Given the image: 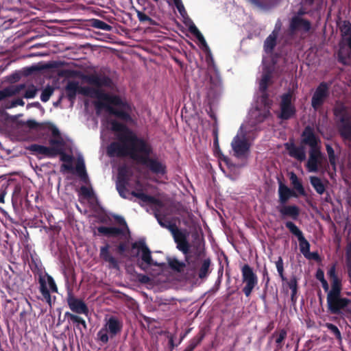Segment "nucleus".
I'll use <instances>...</instances> for the list:
<instances>
[{
	"mask_svg": "<svg viewBox=\"0 0 351 351\" xmlns=\"http://www.w3.org/2000/svg\"><path fill=\"white\" fill-rule=\"evenodd\" d=\"M193 74L199 75V82L202 83V91L205 94V102L208 106V116L215 122L217 117L213 108L218 102L222 92V82L217 67H194Z\"/></svg>",
	"mask_w": 351,
	"mask_h": 351,
	"instance_id": "obj_1",
	"label": "nucleus"
},
{
	"mask_svg": "<svg viewBox=\"0 0 351 351\" xmlns=\"http://www.w3.org/2000/svg\"><path fill=\"white\" fill-rule=\"evenodd\" d=\"M274 67H263L261 77L258 81V93L256 99V104L250 112L252 121H249L256 128L255 124L263 122L270 114V108L272 101L267 93L268 85L271 82Z\"/></svg>",
	"mask_w": 351,
	"mask_h": 351,
	"instance_id": "obj_2",
	"label": "nucleus"
},
{
	"mask_svg": "<svg viewBox=\"0 0 351 351\" xmlns=\"http://www.w3.org/2000/svg\"><path fill=\"white\" fill-rule=\"evenodd\" d=\"M256 136L257 128L254 125L250 122L242 123L230 143L232 155L238 159L246 158Z\"/></svg>",
	"mask_w": 351,
	"mask_h": 351,
	"instance_id": "obj_3",
	"label": "nucleus"
},
{
	"mask_svg": "<svg viewBox=\"0 0 351 351\" xmlns=\"http://www.w3.org/2000/svg\"><path fill=\"white\" fill-rule=\"evenodd\" d=\"M138 152L149 153V148L146 145V140L138 137V141H118L111 143L107 147V154L110 157L130 156L136 160Z\"/></svg>",
	"mask_w": 351,
	"mask_h": 351,
	"instance_id": "obj_4",
	"label": "nucleus"
},
{
	"mask_svg": "<svg viewBox=\"0 0 351 351\" xmlns=\"http://www.w3.org/2000/svg\"><path fill=\"white\" fill-rule=\"evenodd\" d=\"M335 127L339 136L346 143H351V111L342 102H337L333 108Z\"/></svg>",
	"mask_w": 351,
	"mask_h": 351,
	"instance_id": "obj_5",
	"label": "nucleus"
},
{
	"mask_svg": "<svg viewBox=\"0 0 351 351\" xmlns=\"http://www.w3.org/2000/svg\"><path fill=\"white\" fill-rule=\"evenodd\" d=\"M57 149L59 150V153L57 154V156L60 155V160L63 162L60 166L61 172H72L77 176L82 182L86 184H89L90 180L86 171L83 156L82 154L77 156V163L74 167L72 165L74 157L71 154L65 153L64 149L61 148Z\"/></svg>",
	"mask_w": 351,
	"mask_h": 351,
	"instance_id": "obj_6",
	"label": "nucleus"
},
{
	"mask_svg": "<svg viewBox=\"0 0 351 351\" xmlns=\"http://www.w3.org/2000/svg\"><path fill=\"white\" fill-rule=\"evenodd\" d=\"M182 19V22L188 28L189 32L196 38V43L202 51V59L206 66H216L211 50L203 34L189 16Z\"/></svg>",
	"mask_w": 351,
	"mask_h": 351,
	"instance_id": "obj_7",
	"label": "nucleus"
},
{
	"mask_svg": "<svg viewBox=\"0 0 351 351\" xmlns=\"http://www.w3.org/2000/svg\"><path fill=\"white\" fill-rule=\"evenodd\" d=\"M146 145L149 148V153L138 152L135 160L146 167L152 173L157 176H164L167 173V166L165 163L156 158H151L153 154L152 145L146 141Z\"/></svg>",
	"mask_w": 351,
	"mask_h": 351,
	"instance_id": "obj_8",
	"label": "nucleus"
},
{
	"mask_svg": "<svg viewBox=\"0 0 351 351\" xmlns=\"http://www.w3.org/2000/svg\"><path fill=\"white\" fill-rule=\"evenodd\" d=\"M78 93L99 100H104L112 103L114 105H123L129 108L128 104L122 101L121 98L118 95H112L105 93L99 88H95L88 86H80L79 85Z\"/></svg>",
	"mask_w": 351,
	"mask_h": 351,
	"instance_id": "obj_9",
	"label": "nucleus"
},
{
	"mask_svg": "<svg viewBox=\"0 0 351 351\" xmlns=\"http://www.w3.org/2000/svg\"><path fill=\"white\" fill-rule=\"evenodd\" d=\"M39 291L42 294V300H45L49 306H51V292L57 293L58 287L54 279L47 272H40L38 274Z\"/></svg>",
	"mask_w": 351,
	"mask_h": 351,
	"instance_id": "obj_10",
	"label": "nucleus"
},
{
	"mask_svg": "<svg viewBox=\"0 0 351 351\" xmlns=\"http://www.w3.org/2000/svg\"><path fill=\"white\" fill-rule=\"evenodd\" d=\"M328 312L341 318H351V299L341 296L327 304Z\"/></svg>",
	"mask_w": 351,
	"mask_h": 351,
	"instance_id": "obj_11",
	"label": "nucleus"
},
{
	"mask_svg": "<svg viewBox=\"0 0 351 351\" xmlns=\"http://www.w3.org/2000/svg\"><path fill=\"white\" fill-rule=\"evenodd\" d=\"M241 275L243 282L245 284L243 291L246 297H249L258 284V277L253 269L247 264H245L242 267Z\"/></svg>",
	"mask_w": 351,
	"mask_h": 351,
	"instance_id": "obj_12",
	"label": "nucleus"
},
{
	"mask_svg": "<svg viewBox=\"0 0 351 351\" xmlns=\"http://www.w3.org/2000/svg\"><path fill=\"white\" fill-rule=\"evenodd\" d=\"M132 249L137 250L136 254L135 255L136 256H139L140 253H141V261L143 263H145L147 266L158 265L157 262H154L153 261L152 257V252L147 245L145 238H141L138 241L134 242L132 244Z\"/></svg>",
	"mask_w": 351,
	"mask_h": 351,
	"instance_id": "obj_13",
	"label": "nucleus"
},
{
	"mask_svg": "<svg viewBox=\"0 0 351 351\" xmlns=\"http://www.w3.org/2000/svg\"><path fill=\"white\" fill-rule=\"evenodd\" d=\"M280 112L278 114V117L282 120H288L296 113L295 107L291 103L292 95L290 93H285L280 96Z\"/></svg>",
	"mask_w": 351,
	"mask_h": 351,
	"instance_id": "obj_14",
	"label": "nucleus"
},
{
	"mask_svg": "<svg viewBox=\"0 0 351 351\" xmlns=\"http://www.w3.org/2000/svg\"><path fill=\"white\" fill-rule=\"evenodd\" d=\"M111 130L117 132L118 141H131L132 143L138 141V136L132 130L117 121L111 122Z\"/></svg>",
	"mask_w": 351,
	"mask_h": 351,
	"instance_id": "obj_15",
	"label": "nucleus"
},
{
	"mask_svg": "<svg viewBox=\"0 0 351 351\" xmlns=\"http://www.w3.org/2000/svg\"><path fill=\"white\" fill-rule=\"evenodd\" d=\"M329 88L330 84L325 82H321L316 88L311 98V106L314 110H317L324 104L330 95Z\"/></svg>",
	"mask_w": 351,
	"mask_h": 351,
	"instance_id": "obj_16",
	"label": "nucleus"
},
{
	"mask_svg": "<svg viewBox=\"0 0 351 351\" xmlns=\"http://www.w3.org/2000/svg\"><path fill=\"white\" fill-rule=\"evenodd\" d=\"M66 302L72 312L86 316L88 315L89 310L87 304L82 300L74 296L71 291L67 293Z\"/></svg>",
	"mask_w": 351,
	"mask_h": 351,
	"instance_id": "obj_17",
	"label": "nucleus"
},
{
	"mask_svg": "<svg viewBox=\"0 0 351 351\" xmlns=\"http://www.w3.org/2000/svg\"><path fill=\"white\" fill-rule=\"evenodd\" d=\"M323 157L321 147L309 149L308 159L306 164L308 171L313 173L317 172L319 167L322 165Z\"/></svg>",
	"mask_w": 351,
	"mask_h": 351,
	"instance_id": "obj_18",
	"label": "nucleus"
},
{
	"mask_svg": "<svg viewBox=\"0 0 351 351\" xmlns=\"http://www.w3.org/2000/svg\"><path fill=\"white\" fill-rule=\"evenodd\" d=\"M301 143L308 145L309 149H315L320 147L321 140L315 133L314 129L310 125H307L302 132Z\"/></svg>",
	"mask_w": 351,
	"mask_h": 351,
	"instance_id": "obj_19",
	"label": "nucleus"
},
{
	"mask_svg": "<svg viewBox=\"0 0 351 351\" xmlns=\"http://www.w3.org/2000/svg\"><path fill=\"white\" fill-rule=\"evenodd\" d=\"M289 36L292 37L296 32L307 33L312 28L310 21L304 18L291 17L289 22Z\"/></svg>",
	"mask_w": 351,
	"mask_h": 351,
	"instance_id": "obj_20",
	"label": "nucleus"
},
{
	"mask_svg": "<svg viewBox=\"0 0 351 351\" xmlns=\"http://www.w3.org/2000/svg\"><path fill=\"white\" fill-rule=\"evenodd\" d=\"M82 78L88 84L98 88L106 87L110 89H113L114 88L112 80L108 76L90 74L84 75Z\"/></svg>",
	"mask_w": 351,
	"mask_h": 351,
	"instance_id": "obj_21",
	"label": "nucleus"
},
{
	"mask_svg": "<svg viewBox=\"0 0 351 351\" xmlns=\"http://www.w3.org/2000/svg\"><path fill=\"white\" fill-rule=\"evenodd\" d=\"M278 36H274V34H270L265 40L263 43V50L265 53L271 58L273 65L278 61L280 53H275L274 50L277 45V38Z\"/></svg>",
	"mask_w": 351,
	"mask_h": 351,
	"instance_id": "obj_22",
	"label": "nucleus"
},
{
	"mask_svg": "<svg viewBox=\"0 0 351 351\" xmlns=\"http://www.w3.org/2000/svg\"><path fill=\"white\" fill-rule=\"evenodd\" d=\"M289 156L302 162L306 159V148L303 144L296 145L294 143H287L285 144Z\"/></svg>",
	"mask_w": 351,
	"mask_h": 351,
	"instance_id": "obj_23",
	"label": "nucleus"
},
{
	"mask_svg": "<svg viewBox=\"0 0 351 351\" xmlns=\"http://www.w3.org/2000/svg\"><path fill=\"white\" fill-rule=\"evenodd\" d=\"M99 233L108 237H119L120 239H127L130 237L124 229L117 227L99 226L97 227Z\"/></svg>",
	"mask_w": 351,
	"mask_h": 351,
	"instance_id": "obj_24",
	"label": "nucleus"
},
{
	"mask_svg": "<svg viewBox=\"0 0 351 351\" xmlns=\"http://www.w3.org/2000/svg\"><path fill=\"white\" fill-rule=\"evenodd\" d=\"M278 202L280 205L284 206L291 197H298L297 193L288 187L282 181L278 180Z\"/></svg>",
	"mask_w": 351,
	"mask_h": 351,
	"instance_id": "obj_25",
	"label": "nucleus"
},
{
	"mask_svg": "<svg viewBox=\"0 0 351 351\" xmlns=\"http://www.w3.org/2000/svg\"><path fill=\"white\" fill-rule=\"evenodd\" d=\"M252 6L263 12H268L276 8L280 0H246Z\"/></svg>",
	"mask_w": 351,
	"mask_h": 351,
	"instance_id": "obj_26",
	"label": "nucleus"
},
{
	"mask_svg": "<svg viewBox=\"0 0 351 351\" xmlns=\"http://www.w3.org/2000/svg\"><path fill=\"white\" fill-rule=\"evenodd\" d=\"M105 328L108 331L111 338L119 334L123 329V324L121 319L111 316L105 324Z\"/></svg>",
	"mask_w": 351,
	"mask_h": 351,
	"instance_id": "obj_27",
	"label": "nucleus"
},
{
	"mask_svg": "<svg viewBox=\"0 0 351 351\" xmlns=\"http://www.w3.org/2000/svg\"><path fill=\"white\" fill-rule=\"evenodd\" d=\"M342 284L341 280L337 277L331 279V288L327 294V304L331 303L333 300L342 296L341 295Z\"/></svg>",
	"mask_w": 351,
	"mask_h": 351,
	"instance_id": "obj_28",
	"label": "nucleus"
},
{
	"mask_svg": "<svg viewBox=\"0 0 351 351\" xmlns=\"http://www.w3.org/2000/svg\"><path fill=\"white\" fill-rule=\"evenodd\" d=\"M27 149L32 153L44 155L48 158H54L57 156V154L59 153L58 149L49 148V147L39 144H32L29 145Z\"/></svg>",
	"mask_w": 351,
	"mask_h": 351,
	"instance_id": "obj_29",
	"label": "nucleus"
},
{
	"mask_svg": "<svg viewBox=\"0 0 351 351\" xmlns=\"http://www.w3.org/2000/svg\"><path fill=\"white\" fill-rule=\"evenodd\" d=\"M109 248L108 244L101 246L99 250V256L104 261L109 264V268L119 269V261L110 254Z\"/></svg>",
	"mask_w": 351,
	"mask_h": 351,
	"instance_id": "obj_30",
	"label": "nucleus"
},
{
	"mask_svg": "<svg viewBox=\"0 0 351 351\" xmlns=\"http://www.w3.org/2000/svg\"><path fill=\"white\" fill-rule=\"evenodd\" d=\"M128 183V180L124 170L121 169L119 171L118 178L116 182V188L118 191L121 197L127 198V195L129 194V191L126 189V185Z\"/></svg>",
	"mask_w": 351,
	"mask_h": 351,
	"instance_id": "obj_31",
	"label": "nucleus"
},
{
	"mask_svg": "<svg viewBox=\"0 0 351 351\" xmlns=\"http://www.w3.org/2000/svg\"><path fill=\"white\" fill-rule=\"evenodd\" d=\"M277 209L282 217H289L293 220H296L300 215V209L295 205H280Z\"/></svg>",
	"mask_w": 351,
	"mask_h": 351,
	"instance_id": "obj_32",
	"label": "nucleus"
},
{
	"mask_svg": "<svg viewBox=\"0 0 351 351\" xmlns=\"http://www.w3.org/2000/svg\"><path fill=\"white\" fill-rule=\"evenodd\" d=\"M342 41L348 46L350 51L344 54V49L341 48L338 52V61L343 66H351V35L346 37Z\"/></svg>",
	"mask_w": 351,
	"mask_h": 351,
	"instance_id": "obj_33",
	"label": "nucleus"
},
{
	"mask_svg": "<svg viewBox=\"0 0 351 351\" xmlns=\"http://www.w3.org/2000/svg\"><path fill=\"white\" fill-rule=\"evenodd\" d=\"M80 58H72V60L68 62L62 61L39 62L34 63L31 66H86L85 62H79Z\"/></svg>",
	"mask_w": 351,
	"mask_h": 351,
	"instance_id": "obj_34",
	"label": "nucleus"
},
{
	"mask_svg": "<svg viewBox=\"0 0 351 351\" xmlns=\"http://www.w3.org/2000/svg\"><path fill=\"white\" fill-rule=\"evenodd\" d=\"M122 101L123 102V100ZM124 103L128 104L129 108H125L123 105H116L117 106L121 107L122 109H116L112 107L110 114L114 115L123 121H132V117L130 112L132 111V106L127 102L124 101Z\"/></svg>",
	"mask_w": 351,
	"mask_h": 351,
	"instance_id": "obj_35",
	"label": "nucleus"
},
{
	"mask_svg": "<svg viewBox=\"0 0 351 351\" xmlns=\"http://www.w3.org/2000/svg\"><path fill=\"white\" fill-rule=\"evenodd\" d=\"M51 135L52 138L49 139V144L51 145L49 148H61L64 149L65 142L62 138L60 130L57 127H52Z\"/></svg>",
	"mask_w": 351,
	"mask_h": 351,
	"instance_id": "obj_36",
	"label": "nucleus"
},
{
	"mask_svg": "<svg viewBox=\"0 0 351 351\" xmlns=\"http://www.w3.org/2000/svg\"><path fill=\"white\" fill-rule=\"evenodd\" d=\"M79 91V82L75 80H69L66 86L65 92L69 101L73 104Z\"/></svg>",
	"mask_w": 351,
	"mask_h": 351,
	"instance_id": "obj_37",
	"label": "nucleus"
},
{
	"mask_svg": "<svg viewBox=\"0 0 351 351\" xmlns=\"http://www.w3.org/2000/svg\"><path fill=\"white\" fill-rule=\"evenodd\" d=\"M131 195L135 197L138 198L144 203L155 204L158 206L161 207L162 206V202L154 197V196L149 195L142 191H132Z\"/></svg>",
	"mask_w": 351,
	"mask_h": 351,
	"instance_id": "obj_38",
	"label": "nucleus"
},
{
	"mask_svg": "<svg viewBox=\"0 0 351 351\" xmlns=\"http://www.w3.org/2000/svg\"><path fill=\"white\" fill-rule=\"evenodd\" d=\"M289 179H290L291 185L293 188V190L298 192V194L302 196H306V193L305 189L302 185V183L294 172H291L290 173Z\"/></svg>",
	"mask_w": 351,
	"mask_h": 351,
	"instance_id": "obj_39",
	"label": "nucleus"
},
{
	"mask_svg": "<svg viewBox=\"0 0 351 351\" xmlns=\"http://www.w3.org/2000/svg\"><path fill=\"white\" fill-rule=\"evenodd\" d=\"M64 317L67 318L70 322L75 324L77 329L80 330L81 333H82V331L81 328L80 327V325L82 326L84 329L86 330L87 328V325L85 320L82 317L75 314H73L69 311H66L64 313Z\"/></svg>",
	"mask_w": 351,
	"mask_h": 351,
	"instance_id": "obj_40",
	"label": "nucleus"
},
{
	"mask_svg": "<svg viewBox=\"0 0 351 351\" xmlns=\"http://www.w3.org/2000/svg\"><path fill=\"white\" fill-rule=\"evenodd\" d=\"M309 180L311 184L319 195H323L325 193L326 186L321 178L317 176H311Z\"/></svg>",
	"mask_w": 351,
	"mask_h": 351,
	"instance_id": "obj_41",
	"label": "nucleus"
},
{
	"mask_svg": "<svg viewBox=\"0 0 351 351\" xmlns=\"http://www.w3.org/2000/svg\"><path fill=\"white\" fill-rule=\"evenodd\" d=\"M326 150L328 156L329 162L332 169L335 171L339 157L335 154L332 147L328 143L326 144Z\"/></svg>",
	"mask_w": 351,
	"mask_h": 351,
	"instance_id": "obj_42",
	"label": "nucleus"
},
{
	"mask_svg": "<svg viewBox=\"0 0 351 351\" xmlns=\"http://www.w3.org/2000/svg\"><path fill=\"white\" fill-rule=\"evenodd\" d=\"M211 261L209 258L203 260L201 266L198 270V277L201 279L206 278L210 274V267Z\"/></svg>",
	"mask_w": 351,
	"mask_h": 351,
	"instance_id": "obj_43",
	"label": "nucleus"
},
{
	"mask_svg": "<svg viewBox=\"0 0 351 351\" xmlns=\"http://www.w3.org/2000/svg\"><path fill=\"white\" fill-rule=\"evenodd\" d=\"M90 25L96 29L104 30L107 32H110L112 29V27L109 24L106 23L105 21L98 19H92L90 20Z\"/></svg>",
	"mask_w": 351,
	"mask_h": 351,
	"instance_id": "obj_44",
	"label": "nucleus"
},
{
	"mask_svg": "<svg viewBox=\"0 0 351 351\" xmlns=\"http://www.w3.org/2000/svg\"><path fill=\"white\" fill-rule=\"evenodd\" d=\"M287 332L285 329H281L278 332H275L272 335V337L275 339L276 349L280 350L282 348V343L287 337Z\"/></svg>",
	"mask_w": 351,
	"mask_h": 351,
	"instance_id": "obj_45",
	"label": "nucleus"
},
{
	"mask_svg": "<svg viewBox=\"0 0 351 351\" xmlns=\"http://www.w3.org/2000/svg\"><path fill=\"white\" fill-rule=\"evenodd\" d=\"M346 265L348 282L351 285V243L348 244L346 251Z\"/></svg>",
	"mask_w": 351,
	"mask_h": 351,
	"instance_id": "obj_46",
	"label": "nucleus"
},
{
	"mask_svg": "<svg viewBox=\"0 0 351 351\" xmlns=\"http://www.w3.org/2000/svg\"><path fill=\"white\" fill-rule=\"evenodd\" d=\"M285 226L289 229L291 234H293L298 238V240L299 239V238L300 239L302 237H304L302 230L293 221H286Z\"/></svg>",
	"mask_w": 351,
	"mask_h": 351,
	"instance_id": "obj_47",
	"label": "nucleus"
},
{
	"mask_svg": "<svg viewBox=\"0 0 351 351\" xmlns=\"http://www.w3.org/2000/svg\"><path fill=\"white\" fill-rule=\"evenodd\" d=\"M339 30L341 38L343 40L346 37L351 36V23L349 21H343L339 25Z\"/></svg>",
	"mask_w": 351,
	"mask_h": 351,
	"instance_id": "obj_48",
	"label": "nucleus"
},
{
	"mask_svg": "<svg viewBox=\"0 0 351 351\" xmlns=\"http://www.w3.org/2000/svg\"><path fill=\"white\" fill-rule=\"evenodd\" d=\"M204 335L203 334L194 337L190 340L189 345L184 350V351H193L196 348V346H197V345L201 343L204 339Z\"/></svg>",
	"mask_w": 351,
	"mask_h": 351,
	"instance_id": "obj_49",
	"label": "nucleus"
},
{
	"mask_svg": "<svg viewBox=\"0 0 351 351\" xmlns=\"http://www.w3.org/2000/svg\"><path fill=\"white\" fill-rule=\"evenodd\" d=\"M136 15L138 17V19L140 22L144 23V22H148L150 25H157V22L147 16L145 13H144L142 11H140L138 10H136Z\"/></svg>",
	"mask_w": 351,
	"mask_h": 351,
	"instance_id": "obj_50",
	"label": "nucleus"
},
{
	"mask_svg": "<svg viewBox=\"0 0 351 351\" xmlns=\"http://www.w3.org/2000/svg\"><path fill=\"white\" fill-rule=\"evenodd\" d=\"M299 245L300 252L303 254L304 256H306V254L310 251L311 245L309 242L305 239L304 237L302 238H299Z\"/></svg>",
	"mask_w": 351,
	"mask_h": 351,
	"instance_id": "obj_51",
	"label": "nucleus"
},
{
	"mask_svg": "<svg viewBox=\"0 0 351 351\" xmlns=\"http://www.w3.org/2000/svg\"><path fill=\"white\" fill-rule=\"evenodd\" d=\"M168 263L169 267L177 271H180L185 267V264L183 262L178 261L176 258L169 259Z\"/></svg>",
	"mask_w": 351,
	"mask_h": 351,
	"instance_id": "obj_52",
	"label": "nucleus"
},
{
	"mask_svg": "<svg viewBox=\"0 0 351 351\" xmlns=\"http://www.w3.org/2000/svg\"><path fill=\"white\" fill-rule=\"evenodd\" d=\"M276 267L277 271L282 281L285 282L287 279L284 275V263L283 259L281 256H279L278 260L276 261Z\"/></svg>",
	"mask_w": 351,
	"mask_h": 351,
	"instance_id": "obj_53",
	"label": "nucleus"
},
{
	"mask_svg": "<svg viewBox=\"0 0 351 351\" xmlns=\"http://www.w3.org/2000/svg\"><path fill=\"white\" fill-rule=\"evenodd\" d=\"M53 88L49 85H47L43 90L40 95V100L43 102H47L49 100L50 97L53 93Z\"/></svg>",
	"mask_w": 351,
	"mask_h": 351,
	"instance_id": "obj_54",
	"label": "nucleus"
},
{
	"mask_svg": "<svg viewBox=\"0 0 351 351\" xmlns=\"http://www.w3.org/2000/svg\"><path fill=\"white\" fill-rule=\"evenodd\" d=\"M325 326L327 328V329L328 330L330 331L331 333H332L335 335V337L339 341H341V339H342L341 333L336 325H335L332 323H326Z\"/></svg>",
	"mask_w": 351,
	"mask_h": 351,
	"instance_id": "obj_55",
	"label": "nucleus"
},
{
	"mask_svg": "<svg viewBox=\"0 0 351 351\" xmlns=\"http://www.w3.org/2000/svg\"><path fill=\"white\" fill-rule=\"evenodd\" d=\"M21 190H22V188L19 184H16L14 185L13 191H12V202L14 206V204L18 203V200L21 196Z\"/></svg>",
	"mask_w": 351,
	"mask_h": 351,
	"instance_id": "obj_56",
	"label": "nucleus"
},
{
	"mask_svg": "<svg viewBox=\"0 0 351 351\" xmlns=\"http://www.w3.org/2000/svg\"><path fill=\"white\" fill-rule=\"evenodd\" d=\"M108 331L105 328H102L100 329L97 334V337L98 340L102 343V344H106L109 341V336L108 335Z\"/></svg>",
	"mask_w": 351,
	"mask_h": 351,
	"instance_id": "obj_57",
	"label": "nucleus"
},
{
	"mask_svg": "<svg viewBox=\"0 0 351 351\" xmlns=\"http://www.w3.org/2000/svg\"><path fill=\"white\" fill-rule=\"evenodd\" d=\"M95 102V107L97 109H106L109 113H110L111 109L112 108V104L114 105L112 103L108 102L104 100H99Z\"/></svg>",
	"mask_w": 351,
	"mask_h": 351,
	"instance_id": "obj_58",
	"label": "nucleus"
},
{
	"mask_svg": "<svg viewBox=\"0 0 351 351\" xmlns=\"http://www.w3.org/2000/svg\"><path fill=\"white\" fill-rule=\"evenodd\" d=\"M177 248L182 252L184 255H186L189 253L190 251V245L187 241V238L184 239V241L176 243Z\"/></svg>",
	"mask_w": 351,
	"mask_h": 351,
	"instance_id": "obj_59",
	"label": "nucleus"
},
{
	"mask_svg": "<svg viewBox=\"0 0 351 351\" xmlns=\"http://www.w3.org/2000/svg\"><path fill=\"white\" fill-rule=\"evenodd\" d=\"M26 87L25 84H19L16 85L10 86L8 88L10 96L12 97L19 94L22 90Z\"/></svg>",
	"mask_w": 351,
	"mask_h": 351,
	"instance_id": "obj_60",
	"label": "nucleus"
},
{
	"mask_svg": "<svg viewBox=\"0 0 351 351\" xmlns=\"http://www.w3.org/2000/svg\"><path fill=\"white\" fill-rule=\"evenodd\" d=\"M154 217L159 225L164 228H165L170 222V221L166 219L165 216H162L158 210L154 211Z\"/></svg>",
	"mask_w": 351,
	"mask_h": 351,
	"instance_id": "obj_61",
	"label": "nucleus"
},
{
	"mask_svg": "<svg viewBox=\"0 0 351 351\" xmlns=\"http://www.w3.org/2000/svg\"><path fill=\"white\" fill-rule=\"evenodd\" d=\"M287 285L291 291L293 295H297L298 293V280L296 276H293L287 282Z\"/></svg>",
	"mask_w": 351,
	"mask_h": 351,
	"instance_id": "obj_62",
	"label": "nucleus"
},
{
	"mask_svg": "<svg viewBox=\"0 0 351 351\" xmlns=\"http://www.w3.org/2000/svg\"><path fill=\"white\" fill-rule=\"evenodd\" d=\"M305 5L313 6L315 4V10L318 11L322 8L323 0H302Z\"/></svg>",
	"mask_w": 351,
	"mask_h": 351,
	"instance_id": "obj_63",
	"label": "nucleus"
},
{
	"mask_svg": "<svg viewBox=\"0 0 351 351\" xmlns=\"http://www.w3.org/2000/svg\"><path fill=\"white\" fill-rule=\"evenodd\" d=\"M37 91L38 89L34 85H32L27 90H26L24 94V97L26 99H33L36 97Z\"/></svg>",
	"mask_w": 351,
	"mask_h": 351,
	"instance_id": "obj_64",
	"label": "nucleus"
}]
</instances>
